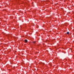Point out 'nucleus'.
Listing matches in <instances>:
<instances>
[{"label": "nucleus", "mask_w": 74, "mask_h": 74, "mask_svg": "<svg viewBox=\"0 0 74 74\" xmlns=\"http://www.w3.org/2000/svg\"><path fill=\"white\" fill-rule=\"evenodd\" d=\"M25 42H27V40L26 39L25 40Z\"/></svg>", "instance_id": "f257e3e1"}, {"label": "nucleus", "mask_w": 74, "mask_h": 74, "mask_svg": "<svg viewBox=\"0 0 74 74\" xmlns=\"http://www.w3.org/2000/svg\"><path fill=\"white\" fill-rule=\"evenodd\" d=\"M69 33H70L69 32H67L66 33V34H69Z\"/></svg>", "instance_id": "f03ea898"}, {"label": "nucleus", "mask_w": 74, "mask_h": 74, "mask_svg": "<svg viewBox=\"0 0 74 74\" xmlns=\"http://www.w3.org/2000/svg\"><path fill=\"white\" fill-rule=\"evenodd\" d=\"M35 42H36L35 41L33 42V43L34 44V43H35Z\"/></svg>", "instance_id": "7ed1b4c3"}]
</instances>
